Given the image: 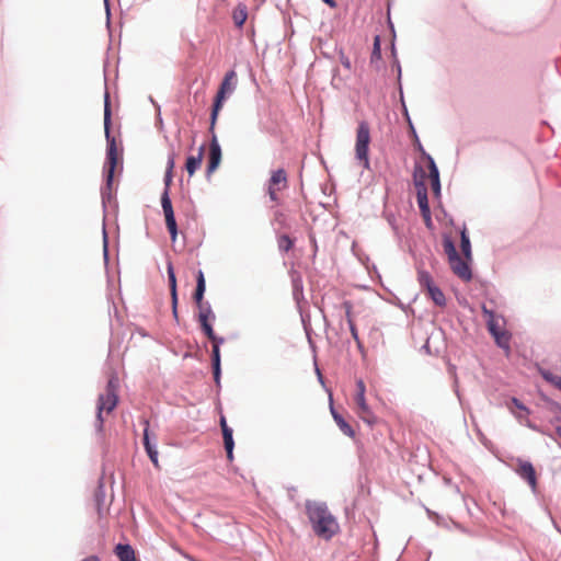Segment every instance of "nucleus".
I'll return each mask as SVG.
<instances>
[{"label": "nucleus", "instance_id": "1", "mask_svg": "<svg viewBox=\"0 0 561 561\" xmlns=\"http://www.w3.org/2000/svg\"><path fill=\"white\" fill-rule=\"evenodd\" d=\"M306 513L314 534L320 538L329 540L337 533L339 524L325 504L307 502Z\"/></svg>", "mask_w": 561, "mask_h": 561}, {"label": "nucleus", "instance_id": "2", "mask_svg": "<svg viewBox=\"0 0 561 561\" xmlns=\"http://www.w3.org/2000/svg\"><path fill=\"white\" fill-rule=\"evenodd\" d=\"M110 126H111V108L108 102V94H105V107H104V129L105 136L107 140V152H106V162H105V171H106V184L111 187L114 176V171L118 160V151L115 138L110 135Z\"/></svg>", "mask_w": 561, "mask_h": 561}, {"label": "nucleus", "instance_id": "3", "mask_svg": "<svg viewBox=\"0 0 561 561\" xmlns=\"http://www.w3.org/2000/svg\"><path fill=\"white\" fill-rule=\"evenodd\" d=\"M237 85V73L233 70L228 71L222 82L220 83V87L218 89V92L215 96L211 114H210V126L209 131H213L214 127L216 126L219 112L221 111L224 106V102L226 101L227 96L231 94Z\"/></svg>", "mask_w": 561, "mask_h": 561}, {"label": "nucleus", "instance_id": "4", "mask_svg": "<svg viewBox=\"0 0 561 561\" xmlns=\"http://www.w3.org/2000/svg\"><path fill=\"white\" fill-rule=\"evenodd\" d=\"M443 248L448 257V263L451 271L462 280H470L472 277L471 270L469 267V261L466 257L461 259L456 250L454 241L445 237L443 240Z\"/></svg>", "mask_w": 561, "mask_h": 561}, {"label": "nucleus", "instance_id": "5", "mask_svg": "<svg viewBox=\"0 0 561 561\" xmlns=\"http://www.w3.org/2000/svg\"><path fill=\"white\" fill-rule=\"evenodd\" d=\"M414 185L416 188V201L422 217L427 227L432 225L431 209L427 198V186L425 184V170L422 165H416L413 174Z\"/></svg>", "mask_w": 561, "mask_h": 561}, {"label": "nucleus", "instance_id": "6", "mask_svg": "<svg viewBox=\"0 0 561 561\" xmlns=\"http://www.w3.org/2000/svg\"><path fill=\"white\" fill-rule=\"evenodd\" d=\"M118 380L116 378H111L107 382L106 389L104 393H101L98 399V413L96 419L99 422V427L102 428L104 419L103 413L110 414L117 405L118 396Z\"/></svg>", "mask_w": 561, "mask_h": 561}, {"label": "nucleus", "instance_id": "7", "mask_svg": "<svg viewBox=\"0 0 561 561\" xmlns=\"http://www.w3.org/2000/svg\"><path fill=\"white\" fill-rule=\"evenodd\" d=\"M370 142V128L367 122L362 121L356 130L355 154L365 169H369L368 147Z\"/></svg>", "mask_w": 561, "mask_h": 561}, {"label": "nucleus", "instance_id": "8", "mask_svg": "<svg viewBox=\"0 0 561 561\" xmlns=\"http://www.w3.org/2000/svg\"><path fill=\"white\" fill-rule=\"evenodd\" d=\"M366 386L362 379L356 381V393L354 396L355 413L367 424L374 425L377 423V417L369 408L365 398Z\"/></svg>", "mask_w": 561, "mask_h": 561}, {"label": "nucleus", "instance_id": "9", "mask_svg": "<svg viewBox=\"0 0 561 561\" xmlns=\"http://www.w3.org/2000/svg\"><path fill=\"white\" fill-rule=\"evenodd\" d=\"M171 181H172V172H170V170H167L165 179H164L167 188L161 196V205H162L163 214L165 217L167 228L170 232L171 239L174 241L176 239V234H178V226H176V221H175V217H174L172 203H171V199L169 197V192H168V186L170 185Z\"/></svg>", "mask_w": 561, "mask_h": 561}, {"label": "nucleus", "instance_id": "10", "mask_svg": "<svg viewBox=\"0 0 561 561\" xmlns=\"http://www.w3.org/2000/svg\"><path fill=\"white\" fill-rule=\"evenodd\" d=\"M201 327L206 334V336L213 342V351H211V359H213V373H214V379L216 383H219L220 379V350L219 346L225 342L224 337H218L210 324V322L207 323H201Z\"/></svg>", "mask_w": 561, "mask_h": 561}, {"label": "nucleus", "instance_id": "11", "mask_svg": "<svg viewBox=\"0 0 561 561\" xmlns=\"http://www.w3.org/2000/svg\"><path fill=\"white\" fill-rule=\"evenodd\" d=\"M417 278L422 289L426 290L427 296L435 302V305L444 307L446 305L445 295L440 288L435 285L430 273L420 271Z\"/></svg>", "mask_w": 561, "mask_h": 561}, {"label": "nucleus", "instance_id": "12", "mask_svg": "<svg viewBox=\"0 0 561 561\" xmlns=\"http://www.w3.org/2000/svg\"><path fill=\"white\" fill-rule=\"evenodd\" d=\"M287 174L284 169H278L272 172L268 180L267 193L273 202L278 201V192L287 187Z\"/></svg>", "mask_w": 561, "mask_h": 561}, {"label": "nucleus", "instance_id": "13", "mask_svg": "<svg viewBox=\"0 0 561 561\" xmlns=\"http://www.w3.org/2000/svg\"><path fill=\"white\" fill-rule=\"evenodd\" d=\"M211 134V141L209 146V159L207 164V174L210 175L216 171V169L219 167L221 162V148L217 139V135L215 133V128L213 131H209Z\"/></svg>", "mask_w": 561, "mask_h": 561}, {"label": "nucleus", "instance_id": "14", "mask_svg": "<svg viewBox=\"0 0 561 561\" xmlns=\"http://www.w3.org/2000/svg\"><path fill=\"white\" fill-rule=\"evenodd\" d=\"M423 159L426 161L428 174L425 173V181L430 180L431 187L436 196L440 194L439 172L433 158L423 151Z\"/></svg>", "mask_w": 561, "mask_h": 561}, {"label": "nucleus", "instance_id": "15", "mask_svg": "<svg viewBox=\"0 0 561 561\" xmlns=\"http://www.w3.org/2000/svg\"><path fill=\"white\" fill-rule=\"evenodd\" d=\"M515 471L517 474L526 480L530 488L535 491L537 488V477L534 466L526 460L517 459Z\"/></svg>", "mask_w": 561, "mask_h": 561}, {"label": "nucleus", "instance_id": "16", "mask_svg": "<svg viewBox=\"0 0 561 561\" xmlns=\"http://www.w3.org/2000/svg\"><path fill=\"white\" fill-rule=\"evenodd\" d=\"M168 271V278H169V285L171 290V298H172V312L174 317H178V294H176V277L173 270V265L171 262L168 263L167 266Z\"/></svg>", "mask_w": 561, "mask_h": 561}, {"label": "nucleus", "instance_id": "17", "mask_svg": "<svg viewBox=\"0 0 561 561\" xmlns=\"http://www.w3.org/2000/svg\"><path fill=\"white\" fill-rule=\"evenodd\" d=\"M220 426H221V431H222L224 444H225V449L227 451V457L229 460H232V458H233L232 451H233V446H234L233 438H232V430L227 425L226 419L224 416H221V419H220Z\"/></svg>", "mask_w": 561, "mask_h": 561}, {"label": "nucleus", "instance_id": "18", "mask_svg": "<svg viewBox=\"0 0 561 561\" xmlns=\"http://www.w3.org/2000/svg\"><path fill=\"white\" fill-rule=\"evenodd\" d=\"M145 425H146L145 431H144L145 449H146L150 460L154 465V467H159L158 451L154 448V446H152V444L150 443V438H149V421L148 420H145Z\"/></svg>", "mask_w": 561, "mask_h": 561}, {"label": "nucleus", "instance_id": "19", "mask_svg": "<svg viewBox=\"0 0 561 561\" xmlns=\"http://www.w3.org/2000/svg\"><path fill=\"white\" fill-rule=\"evenodd\" d=\"M204 157V146L198 148V152L196 156H190L186 159L185 169L190 176H192L195 171L201 167Z\"/></svg>", "mask_w": 561, "mask_h": 561}, {"label": "nucleus", "instance_id": "20", "mask_svg": "<svg viewBox=\"0 0 561 561\" xmlns=\"http://www.w3.org/2000/svg\"><path fill=\"white\" fill-rule=\"evenodd\" d=\"M205 289H206V283H205L204 273L202 271H198L197 276H196V289L194 293V299L196 301L197 307H202L203 305H205L203 302Z\"/></svg>", "mask_w": 561, "mask_h": 561}, {"label": "nucleus", "instance_id": "21", "mask_svg": "<svg viewBox=\"0 0 561 561\" xmlns=\"http://www.w3.org/2000/svg\"><path fill=\"white\" fill-rule=\"evenodd\" d=\"M115 554L119 561H138L135 556V550L130 545L118 543L115 547Z\"/></svg>", "mask_w": 561, "mask_h": 561}, {"label": "nucleus", "instance_id": "22", "mask_svg": "<svg viewBox=\"0 0 561 561\" xmlns=\"http://www.w3.org/2000/svg\"><path fill=\"white\" fill-rule=\"evenodd\" d=\"M248 19V7L239 3L232 12V20L237 27L241 28Z\"/></svg>", "mask_w": 561, "mask_h": 561}, {"label": "nucleus", "instance_id": "23", "mask_svg": "<svg viewBox=\"0 0 561 561\" xmlns=\"http://www.w3.org/2000/svg\"><path fill=\"white\" fill-rule=\"evenodd\" d=\"M331 413H332V416L336 423V425L339 426V428L341 430V432L343 434H345L346 436L348 437H354L355 436V432L354 430L352 428V426L343 419V416L341 414H339L334 409L333 407H331Z\"/></svg>", "mask_w": 561, "mask_h": 561}, {"label": "nucleus", "instance_id": "24", "mask_svg": "<svg viewBox=\"0 0 561 561\" xmlns=\"http://www.w3.org/2000/svg\"><path fill=\"white\" fill-rule=\"evenodd\" d=\"M460 238H461V243H460L461 252L467 260H471L472 259L471 244H470L469 236L467 234L466 228H463L461 230Z\"/></svg>", "mask_w": 561, "mask_h": 561}, {"label": "nucleus", "instance_id": "25", "mask_svg": "<svg viewBox=\"0 0 561 561\" xmlns=\"http://www.w3.org/2000/svg\"><path fill=\"white\" fill-rule=\"evenodd\" d=\"M483 313L488 317V329L492 335L496 334L501 331L499 321L495 318L493 311L488 310L485 307L483 308Z\"/></svg>", "mask_w": 561, "mask_h": 561}, {"label": "nucleus", "instance_id": "26", "mask_svg": "<svg viewBox=\"0 0 561 561\" xmlns=\"http://www.w3.org/2000/svg\"><path fill=\"white\" fill-rule=\"evenodd\" d=\"M199 313H198V320L199 323H207L210 322V320H215V314L208 304L203 305L202 307H198Z\"/></svg>", "mask_w": 561, "mask_h": 561}, {"label": "nucleus", "instance_id": "27", "mask_svg": "<svg viewBox=\"0 0 561 561\" xmlns=\"http://www.w3.org/2000/svg\"><path fill=\"white\" fill-rule=\"evenodd\" d=\"M494 339H495V342L496 344L504 348V350H510V335L507 334V332L501 330L500 332H497L496 334L493 335Z\"/></svg>", "mask_w": 561, "mask_h": 561}, {"label": "nucleus", "instance_id": "28", "mask_svg": "<svg viewBox=\"0 0 561 561\" xmlns=\"http://www.w3.org/2000/svg\"><path fill=\"white\" fill-rule=\"evenodd\" d=\"M277 244L280 251L288 252L293 248L294 241L289 236L283 234L278 238Z\"/></svg>", "mask_w": 561, "mask_h": 561}, {"label": "nucleus", "instance_id": "29", "mask_svg": "<svg viewBox=\"0 0 561 561\" xmlns=\"http://www.w3.org/2000/svg\"><path fill=\"white\" fill-rule=\"evenodd\" d=\"M542 377L545 378V380L549 381L554 387H557L558 389L561 390V377L560 376H556L551 373L545 371V373H542Z\"/></svg>", "mask_w": 561, "mask_h": 561}, {"label": "nucleus", "instance_id": "30", "mask_svg": "<svg viewBox=\"0 0 561 561\" xmlns=\"http://www.w3.org/2000/svg\"><path fill=\"white\" fill-rule=\"evenodd\" d=\"M373 58L379 59L381 57V49H380V37L375 36L374 38V47H373Z\"/></svg>", "mask_w": 561, "mask_h": 561}, {"label": "nucleus", "instance_id": "31", "mask_svg": "<svg viewBox=\"0 0 561 561\" xmlns=\"http://www.w3.org/2000/svg\"><path fill=\"white\" fill-rule=\"evenodd\" d=\"M511 401H512V403L514 404L515 408H517L520 411H524V412L528 413L527 408L518 399L512 398Z\"/></svg>", "mask_w": 561, "mask_h": 561}, {"label": "nucleus", "instance_id": "32", "mask_svg": "<svg viewBox=\"0 0 561 561\" xmlns=\"http://www.w3.org/2000/svg\"><path fill=\"white\" fill-rule=\"evenodd\" d=\"M348 323H350V329H351L352 336H353L355 340H358V334H357L356 327H355V324L353 323V321H352V319H351V318H348Z\"/></svg>", "mask_w": 561, "mask_h": 561}, {"label": "nucleus", "instance_id": "33", "mask_svg": "<svg viewBox=\"0 0 561 561\" xmlns=\"http://www.w3.org/2000/svg\"><path fill=\"white\" fill-rule=\"evenodd\" d=\"M173 168H174V158L173 157H170L169 160H168V167H167V170H170V172L173 171Z\"/></svg>", "mask_w": 561, "mask_h": 561}, {"label": "nucleus", "instance_id": "34", "mask_svg": "<svg viewBox=\"0 0 561 561\" xmlns=\"http://www.w3.org/2000/svg\"><path fill=\"white\" fill-rule=\"evenodd\" d=\"M324 3H327L330 8L334 9L336 8V2L335 0H322Z\"/></svg>", "mask_w": 561, "mask_h": 561}, {"label": "nucleus", "instance_id": "35", "mask_svg": "<svg viewBox=\"0 0 561 561\" xmlns=\"http://www.w3.org/2000/svg\"><path fill=\"white\" fill-rule=\"evenodd\" d=\"M81 561H100V559L96 556H89Z\"/></svg>", "mask_w": 561, "mask_h": 561}, {"label": "nucleus", "instance_id": "36", "mask_svg": "<svg viewBox=\"0 0 561 561\" xmlns=\"http://www.w3.org/2000/svg\"><path fill=\"white\" fill-rule=\"evenodd\" d=\"M342 65L347 68V69H351V62L348 60V58H343L342 59Z\"/></svg>", "mask_w": 561, "mask_h": 561}, {"label": "nucleus", "instance_id": "37", "mask_svg": "<svg viewBox=\"0 0 561 561\" xmlns=\"http://www.w3.org/2000/svg\"><path fill=\"white\" fill-rule=\"evenodd\" d=\"M557 434H558L559 438H561V426H559V427L557 428Z\"/></svg>", "mask_w": 561, "mask_h": 561}]
</instances>
